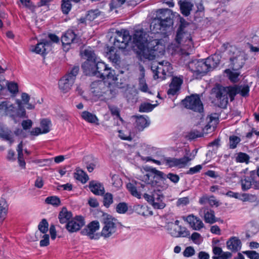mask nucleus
<instances>
[{
    "instance_id": "obj_1",
    "label": "nucleus",
    "mask_w": 259,
    "mask_h": 259,
    "mask_svg": "<svg viewBox=\"0 0 259 259\" xmlns=\"http://www.w3.org/2000/svg\"><path fill=\"white\" fill-rule=\"evenodd\" d=\"M149 33L142 30H136L133 36V41L142 52L143 56L150 60L155 59L157 53H163L165 47L162 39L150 38Z\"/></svg>"
},
{
    "instance_id": "obj_2",
    "label": "nucleus",
    "mask_w": 259,
    "mask_h": 259,
    "mask_svg": "<svg viewBox=\"0 0 259 259\" xmlns=\"http://www.w3.org/2000/svg\"><path fill=\"white\" fill-rule=\"evenodd\" d=\"M249 91L247 85L232 87H219L212 90V95L215 97V104L219 107L225 108L228 103L229 98L232 101L236 94H240L245 97L248 95Z\"/></svg>"
},
{
    "instance_id": "obj_3",
    "label": "nucleus",
    "mask_w": 259,
    "mask_h": 259,
    "mask_svg": "<svg viewBox=\"0 0 259 259\" xmlns=\"http://www.w3.org/2000/svg\"><path fill=\"white\" fill-rule=\"evenodd\" d=\"M172 11L168 9H160L157 11L156 18L150 25V32H149L150 39H160V33L164 34L165 31L173 25Z\"/></svg>"
},
{
    "instance_id": "obj_4",
    "label": "nucleus",
    "mask_w": 259,
    "mask_h": 259,
    "mask_svg": "<svg viewBox=\"0 0 259 259\" xmlns=\"http://www.w3.org/2000/svg\"><path fill=\"white\" fill-rule=\"evenodd\" d=\"M145 169L147 173L141 176V180L147 185L141 184L142 188L145 187H148L149 185L152 187H155L157 184L160 183L161 182H163L166 178L169 179L171 182L175 184L177 183L180 180L179 176L176 174L169 173L167 175H165L162 171L150 167H146Z\"/></svg>"
},
{
    "instance_id": "obj_5",
    "label": "nucleus",
    "mask_w": 259,
    "mask_h": 259,
    "mask_svg": "<svg viewBox=\"0 0 259 259\" xmlns=\"http://www.w3.org/2000/svg\"><path fill=\"white\" fill-rule=\"evenodd\" d=\"M220 63L219 56L213 55L204 60H194L187 64L188 68L197 78L203 76L208 71L215 68Z\"/></svg>"
},
{
    "instance_id": "obj_6",
    "label": "nucleus",
    "mask_w": 259,
    "mask_h": 259,
    "mask_svg": "<svg viewBox=\"0 0 259 259\" xmlns=\"http://www.w3.org/2000/svg\"><path fill=\"white\" fill-rule=\"evenodd\" d=\"M116 33L117 35L114 38L113 46L108 47L107 57L113 63L118 64L120 62V56L116 49H125L131 37L127 31L123 32L117 31Z\"/></svg>"
},
{
    "instance_id": "obj_7",
    "label": "nucleus",
    "mask_w": 259,
    "mask_h": 259,
    "mask_svg": "<svg viewBox=\"0 0 259 259\" xmlns=\"http://www.w3.org/2000/svg\"><path fill=\"white\" fill-rule=\"evenodd\" d=\"M102 228L100 232V237L105 239L112 238L115 235L119 223L111 215L103 214L101 220Z\"/></svg>"
},
{
    "instance_id": "obj_8",
    "label": "nucleus",
    "mask_w": 259,
    "mask_h": 259,
    "mask_svg": "<svg viewBox=\"0 0 259 259\" xmlns=\"http://www.w3.org/2000/svg\"><path fill=\"white\" fill-rule=\"evenodd\" d=\"M176 40L180 48L181 55L188 56L192 52L193 46L190 33L184 31V30H178Z\"/></svg>"
},
{
    "instance_id": "obj_9",
    "label": "nucleus",
    "mask_w": 259,
    "mask_h": 259,
    "mask_svg": "<svg viewBox=\"0 0 259 259\" xmlns=\"http://www.w3.org/2000/svg\"><path fill=\"white\" fill-rule=\"evenodd\" d=\"M230 65L234 70L242 68L247 59L246 54L235 48L231 47L229 51Z\"/></svg>"
},
{
    "instance_id": "obj_10",
    "label": "nucleus",
    "mask_w": 259,
    "mask_h": 259,
    "mask_svg": "<svg viewBox=\"0 0 259 259\" xmlns=\"http://www.w3.org/2000/svg\"><path fill=\"white\" fill-rule=\"evenodd\" d=\"M92 65L96 68V70L92 69L91 74L92 75L99 77L103 79L108 78L114 80L116 78L114 70L108 67L104 62H98L96 64L95 63H94Z\"/></svg>"
},
{
    "instance_id": "obj_11",
    "label": "nucleus",
    "mask_w": 259,
    "mask_h": 259,
    "mask_svg": "<svg viewBox=\"0 0 259 259\" xmlns=\"http://www.w3.org/2000/svg\"><path fill=\"white\" fill-rule=\"evenodd\" d=\"M159 185L157 184L156 186L153 187L154 189L152 195L145 193L143 197L154 208L163 209L165 207V204L163 202L164 196L160 189H159Z\"/></svg>"
},
{
    "instance_id": "obj_12",
    "label": "nucleus",
    "mask_w": 259,
    "mask_h": 259,
    "mask_svg": "<svg viewBox=\"0 0 259 259\" xmlns=\"http://www.w3.org/2000/svg\"><path fill=\"white\" fill-rule=\"evenodd\" d=\"M183 104L188 109L195 112H201L203 111V105L198 95L188 97L183 100Z\"/></svg>"
},
{
    "instance_id": "obj_13",
    "label": "nucleus",
    "mask_w": 259,
    "mask_h": 259,
    "mask_svg": "<svg viewBox=\"0 0 259 259\" xmlns=\"http://www.w3.org/2000/svg\"><path fill=\"white\" fill-rule=\"evenodd\" d=\"M100 228L99 222L97 221H94L90 223L81 231L83 235L87 236L90 239L98 240L100 237V233H96Z\"/></svg>"
},
{
    "instance_id": "obj_14",
    "label": "nucleus",
    "mask_w": 259,
    "mask_h": 259,
    "mask_svg": "<svg viewBox=\"0 0 259 259\" xmlns=\"http://www.w3.org/2000/svg\"><path fill=\"white\" fill-rule=\"evenodd\" d=\"M91 91L95 96L101 97L109 91V88L101 80L95 81L91 84Z\"/></svg>"
},
{
    "instance_id": "obj_15",
    "label": "nucleus",
    "mask_w": 259,
    "mask_h": 259,
    "mask_svg": "<svg viewBox=\"0 0 259 259\" xmlns=\"http://www.w3.org/2000/svg\"><path fill=\"white\" fill-rule=\"evenodd\" d=\"M84 225V218L80 215L76 216L67 222V225H66V229L69 232H76L79 231Z\"/></svg>"
},
{
    "instance_id": "obj_16",
    "label": "nucleus",
    "mask_w": 259,
    "mask_h": 259,
    "mask_svg": "<svg viewBox=\"0 0 259 259\" xmlns=\"http://www.w3.org/2000/svg\"><path fill=\"white\" fill-rule=\"evenodd\" d=\"M186 221L194 230L199 231L204 227L201 220L193 214L189 215L186 218Z\"/></svg>"
},
{
    "instance_id": "obj_17",
    "label": "nucleus",
    "mask_w": 259,
    "mask_h": 259,
    "mask_svg": "<svg viewBox=\"0 0 259 259\" xmlns=\"http://www.w3.org/2000/svg\"><path fill=\"white\" fill-rule=\"evenodd\" d=\"M183 82V78L180 77H173L171 82L169 84V89L167 92V94L172 96L176 95L180 90Z\"/></svg>"
},
{
    "instance_id": "obj_18",
    "label": "nucleus",
    "mask_w": 259,
    "mask_h": 259,
    "mask_svg": "<svg viewBox=\"0 0 259 259\" xmlns=\"http://www.w3.org/2000/svg\"><path fill=\"white\" fill-rule=\"evenodd\" d=\"M51 42L47 40H43L38 43L31 51L36 54L44 55L47 53L49 49H51Z\"/></svg>"
},
{
    "instance_id": "obj_19",
    "label": "nucleus",
    "mask_w": 259,
    "mask_h": 259,
    "mask_svg": "<svg viewBox=\"0 0 259 259\" xmlns=\"http://www.w3.org/2000/svg\"><path fill=\"white\" fill-rule=\"evenodd\" d=\"M181 14L185 16H189L194 8L193 3L187 1H180L178 2Z\"/></svg>"
},
{
    "instance_id": "obj_20",
    "label": "nucleus",
    "mask_w": 259,
    "mask_h": 259,
    "mask_svg": "<svg viewBox=\"0 0 259 259\" xmlns=\"http://www.w3.org/2000/svg\"><path fill=\"white\" fill-rule=\"evenodd\" d=\"M79 67L74 66L71 70L69 71L68 74H66V89H69L73 84L75 79L76 76L78 73Z\"/></svg>"
},
{
    "instance_id": "obj_21",
    "label": "nucleus",
    "mask_w": 259,
    "mask_h": 259,
    "mask_svg": "<svg viewBox=\"0 0 259 259\" xmlns=\"http://www.w3.org/2000/svg\"><path fill=\"white\" fill-rule=\"evenodd\" d=\"M202 211L204 213V220L205 223L212 224L218 222V219L215 217L213 210L206 208H203L201 209V211Z\"/></svg>"
},
{
    "instance_id": "obj_22",
    "label": "nucleus",
    "mask_w": 259,
    "mask_h": 259,
    "mask_svg": "<svg viewBox=\"0 0 259 259\" xmlns=\"http://www.w3.org/2000/svg\"><path fill=\"white\" fill-rule=\"evenodd\" d=\"M227 247L232 251L237 252L241 249V242L237 238L232 237L227 242Z\"/></svg>"
},
{
    "instance_id": "obj_23",
    "label": "nucleus",
    "mask_w": 259,
    "mask_h": 259,
    "mask_svg": "<svg viewBox=\"0 0 259 259\" xmlns=\"http://www.w3.org/2000/svg\"><path fill=\"white\" fill-rule=\"evenodd\" d=\"M255 175L254 170L250 171V176H245L241 180V189L243 191H247L249 190L252 185L253 177Z\"/></svg>"
},
{
    "instance_id": "obj_24",
    "label": "nucleus",
    "mask_w": 259,
    "mask_h": 259,
    "mask_svg": "<svg viewBox=\"0 0 259 259\" xmlns=\"http://www.w3.org/2000/svg\"><path fill=\"white\" fill-rule=\"evenodd\" d=\"M89 188L96 195H102L104 193L105 191L103 186L97 182H91L89 184Z\"/></svg>"
},
{
    "instance_id": "obj_25",
    "label": "nucleus",
    "mask_w": 259,
    "mask_h": 259,
    "mask_svg": "<svg viewBox=\"0 0 259 259\" xmlns=\"http://www.w3.org/2000/svg\"><path fill=\"white\" fill-rule=\"evenodd\" d=\"M213 253L218 255V256H213V259H228L232 255L230 252H223L222 248L217 246L213 248Z\"/></svg>"
},
{
    "instance_id": "obj_26",
    "label": "nucleus",
    "mask_w": 259,
    "mask_h": 259,
    "mask_svg": "<svg viewBox=\"0 0 259 259\" xmlns=\"http://www.w3.org/2000/svg\"><path fill=\"white\" fill-rule=\"evenodd\" d=\"M83 56L87 58V61L85 62L82 65L83 68L91 66V64H90V62H93V63L96 62V57L94 52L90 49H85L82 53Z\"/></svg>"
},
{
    "instance_id": "obj_27",
    "label": "nucleus",
    "mask_w": 259,
    "mask_h": 259,
    "mask_svg": "<svg viewBox=\"0 0 259 259\" xmlns=\"http://www.w3.org/2000/svg\"><path fill=\"white\" fill-rule=\"evenodd\" d=\"M0 138L9 141L10 144H12L14 140L12 137V132L7 128H6L2 124H0Z\"/></svg>"
},
{
    "instance_id": "obj_28",
    "label": "nucleus",
    "mask_w": 259,
    "mask_h": 259,
    "mask_svg": "<svg viewBox=\"0 0 259 259\" xmlns=\"http://www.w3.org/2000/svg\"><path fill=\"white\" fill-rule=\"evenodd\" d=\"M134 209L138 214L143 216L147 217L153 215L152 211L150 210L147 206L138 204L134 207Z\"/></svg>"
},
{
    "instance_id": "obj_29",
    "label": "nucleus",
    "mask_w": 259,
    "mask_h": 259,
    "mask_svg": "<svg viewBox=\"0 0 259 259\" xmlns=\"http://www.w3.org/2000/svg\"><path fill=\"white\" fill-rule=\"evenodd\" d=\"M149 124V121L143 116L137 117L136 121V127L139 131H142Z\"/></svg>"
},
{
    "instance_id": "obj_30",
    "label": "nucleus",
    "mask_w": 259,
    "mask_h": 259,
    "mask_svg": "<svg viewBox=\"0 0 259 259\" xmlns=\"http://www.w3.org/2000/svg\"><path fill=\"white\" fill-rule=\"evenodd\" d=\"M157 64L158 65L153 64L151 66V69L154 73V77L155 79L160 78V76H163V65L161 64V62H159Z\"/></svg>"
},
{
    "instance_id": "obj_31",
    "label": "nucleus",
    "mask_w": 259,
    "mask_h": 259,
    "mask_svg": "<svg viewBox=\"0 0 259 259\" xmlns=\"http://www.w3.org/2000/svg\"><path fill=\"white\" fill-rule=\"evenodd\" d=\"M83 161L87 165V168L89 172H92L96 166V160L92 156L88 155L83 158Z\"/></svg>"
},
{
    "instance_id": "obj_32",
    "label": "nucleus",
    "mask_w": 259,
    "mask_h": 259,
    "mask_svg": "<svg viewBox=\"0 0 259 259\" xmlns=\"http://www.w3.org/2000/svg\"><path fill=\"white\" fill-rule=\"evenodd\" d=\"M241 141V138L237 136H230L229 138V142L228 144L229 148L230 149H234L236 148Z\"/></svg>"
},
{
    "instance_id": "obj_33",
    "label": "nucleus",
    "mask_w": 259,
    "mask_h": 259,
    "mask_svg": "<svg viewBox=\"0 0 259 259\" xmlns=\"http://www.w3.org/2000/svg\"><path fill=\"white\" fill-rule=\"evenodd\" d=\"M7 212V204L4 199H0V223L5 219Z\"/></svg>"
},
{
    "instance_id": "obj_34",
    "label": "nucleus",
    "mask_w": 259,
    "mask_h": 259,
    "mask_svg": "<svg viewBox=\"0 0 259 259\" xmlns=\"http://www.w3.org/2000/svg\"><path fill=\"white\" fill-rule=\"evenodd\" d=\"M77 42L76 36L72 30H68L66 32V46Z\"/></svg>"
},
{
    "instance_id": "obj_35",
    "label": "nucleus",
    "mask_w": 259,
    "mask_h": 259,
    "mask_svg": "<svg viewBox=\"0 0 259 259\" xmlns=\"http://www.w3.org/2000/svg\"><path fill=\"white\" fill-rule=\"evenodd\" d=\"M81 117L89 122L96 123L98 121L96 116L88 111H83L82 113Z\"/></svg>"
},
{
    "instance_id": "obj_36",
    "label": "nucleus",
    "mask_w": 259,
    "mask_h": 259,
    "mask_svg": "<svg viewBox=\"0 0 259 259\" xmlns=\"http://www.w3.org/2000/svg\"><path fill=\"white\" fill-rule=\"evenodd\" d=\"M194 155L191 158L185 156L181 158H176L177 167L179 168L184 167L190 161L194 158Z\"/></svg>"
},
{
    "instance_id": "obj_37",
    "label": "nucleus",
    "mask_w": 259,
    "mask_h": 259,
    "mask_svg": "<svg viewBox=\"0 0 259 259\" xmlns=\"http://www.w3.org/2000/svg\"><path fill=\"white\" fill-rule=\"evenodd\" d=\"M75 177L82 183H86L89 180V177L87 174L81 169H77L76 170Z\"/></svg>"
},
{
    "instance_id": "obj_38",
    "label": "nucleus",
    "mask_w": 259,
    "mask_h": 259,
    "mask_svg": "<svg viewBox=\"0 0 259 259\" xmlns=\"http://www.w3.org/2000/svg\"><path fill=\"white\" fill-rule=\"evenodd\" d=\"M46 203L51 204L55 207H58L61 204L59 198L56 196H49L45 199Z\"/></svg>"
},
{
    "instance_id": "obj_39",
    "label": "nucleus",
    "mask_w": 259,
    "mask_h": 259,
    "mask_svg": "<svg viewBox=\"0 0 259 259\" xmlns=\"http://www.w3.org/2000/svg\"><path fill=\"white\" fill-rule=\"evenodd\" d=\"M249 156L243 152H239L235 157V161L237 162L248 163L249 161Z\"/></svg>"
},
{
    "instance_id": "obj_40",
    "label": "nucleus",
    "mask_w": 259,
    "mask_h": 259,
    "mask_svg": "<svg viewBox=\"0 0 259 259\" xmlns=\"http://www.w3.org/2000/svg\"><path fill=\"white\" fill-rule=\"evenodd\" d=\"M139 89L143 92L151 94L144 77V73H142V76L139 79Z\"/></svg>"
},
{
    "instance_id": "obj_41",
    "label": "nucleus",
    "mask_w": 259,
    "mask_h": 259,
    "mask_svg": "<svg viewBox=\"0 0 259 259\" xmlns=\"http://www.w3.org/2000/svg\"><path fill=\"white\" fill-rule=\"evenodd\" d=\"M179 226H176L172 223L168 224L167 230L168 233L174 237H179Z\"/></svg>"
},
{
    "instance_id": "obj_42",
    "label": "nucleus",
    "mask_w": 259,
    "mask_h": 259,
    "mask_svg": "<svg viewBox=\"0 0 259 259\" xmlns=\"http://www.w3.org/2000/svg\"><path fill=\"white\" fill-rule=\"evenodd\" d=\"M17 112V108L15 107L11 103L8 108V109L6 112V114L7 115H9L11 116L13 119L14 120L15 123L17 122V120L16 119V114Z\"/></svg>"
},
{
    "instance_id": "obj_43",
    "label": "nucleus",
    "mask_w": 259,
    "mask_h": 259,
    "mask_svg": "<svg viewBox=\"0 0 259 259\" xmlns=\"http://www.w3.org/2000/svg\"><path fill=\"white\" fill-rule=\"evenodd\" d=\"M240 199L244 202L248 201L250 202H255L257 201V197L255 195L243 193L242 194Z\"/></svg>"
},
{
    "instance_id": "obj_44",
    "label": "nucleus",
    "mask_w": 259,
    "mask_h": 259,
    "mask_svg": "<svg viewBox=\"0 0 259 259\" xmlns=\"http://www.w3.org/2000/svg\"><path fill=\"white\" fill-rule=\"evenodd\" d=\"M126 187L133 196L139 199L141 198V193L137 191L136 187L134 184L128 183L126 185Z\"/></svg>"
},
{
    "instance_id": "obj_45",
    "label": "nucleus",
    "mask_w": 259,
    "mask_h": 259,
    "mask_svg": "<svg viewBox=\"0 0 259 259\" xmlns=\"http://www.w3.org/2000/svg\"><path fill=\"white\" fill-rule=\"evenodd\" d=\"M126 187L133 196L139 199L141 198V193L137 191L136 187L134 184L128 183L126 185Z\"/></svg>"
},
{
    "instance_id": "obj_46",
    "label": "nucleus",
    "mask_w": 259,
    "mask_h": 259,
    "mask_svg": "<svg viewBox=\"0 0 259 259\" xmlns=\"http://www.w3.org/2000/svg\"><path fill=\"white\" fill-rule=\"evenodd\" d=\"M126 187L133 196L139 199L141 198V193L137 191L136 187L134 184L128 183L126 185Z\"/></svg>"
},
{
    "instance_id": "obj_47",
    "label": "nucleus",
    "mask_w": 259,
    "mask_h": 259,
    "mask_svg": "<svg viewBox=\"0 0 259 259\" xmlns=\"http://www.w3.org/2000/svg\"><path fill=\"white\" fill-rule=\"evenodd\" d=\"M126 187L133 196L139 199L141 198V193L137 191L136 187L134 184L128 183L126 185Z\"/></svg>"
},
{
    "instance_id": "obj_48",
    "label": "nucleus",
    "mask_w": 259,
    "mask_h": 259,
    "mask_svg": "<svg viewBox=\"0 0 259 259\" xmlns=\"http://www.w3.org/2000/svg\"><path fill=\"white\" fill-rule=\"evenodd\" d=\"M51 121L47 119H44L40 121V126L42 133L46 134L50 131Z\"/></svg>"
},
{
    "instance_id": "obj_49",
    "label": "nucleus",
    "mask_w": 259,
    "mask_h": 259,
    "mask_svg": "<svg viewBox=\"0 0 259 259\" xmlns=\"http://www.w3.org/2000/svg\"><path fill=\"white\" fill-rule=\"evenodd\" d=\"M38 229L43 234H45L48 232L49 229V224L46 219H43L40 222L38 225Z\"/></svg>"
},
{
    "instance_id": "obj_50",
    "label": "nucleus",
    "mask_w": 259,
    "mask_h": 259,
    "mask_svg": "<svg viewBox=\"0 0 259 259\" xmlns=\"http://www.w3.org/2000/svg\"><path fill=\"white\" fill-rule=\"evenodd\" d=\"M161 64H162V68H163V76H160V78H162V79H164L165 78V75L166 74V73L168 72H170L171 69H172V67L171 66V65L170 64L167 62V61H161Z\"/></svg>"
},
{
    "instance_id": "obj_51",
    "label": "nucleus",
    "mask_w": 259,
    "mask_h": 259,
    "mask_svg": "<svg viewBox=\"0 0 259 259\" xmlns=\"http://www.w3.org/2000/svg\"><path fill=\"white\" fill-rule=\"evenodd\" d=\"M99 14L100 12L98 10H91L88 12L85 19L89 21H92L96 19Z\"/></svg>"
},
{
    "instance_id": "obj_52",
    "label": "nucleus",
    "mask_w": 259,
    "mask_h": 259,
    "mask_svg": "<svg viewBox=\"0 0 259 259\" xmlns=\"http://www.w3.org/2000/svg\"><path fill=\"white\" fill-rule=\"evenodd\" d=\"M154 107V106L150 103H144L141 104L139 111L143 112H148L151 111Z\"/></svg>"
},
{
    "instance_id": "obj_53",
    "label": "nucleus",
    "mask_w": 259,
    "mask_h": 259,
    "mask_svg": "<svg viewBox=\"0 0 259 259\" xmlns=\"http://www.w3.org/2000/svg\"><path fill=\"white\" fill-rule=\"evenodd\" d=\"M228 72V76L230 80L233 82H236L238 81V77L240 73L237 72L231 71L230 70H226Z\"/></svg>"
},
{
    "instance_id": "obj_54",
    "label": "nucleus",
    "mask_w": 259,
    "mask_h": 259,
    "mask_svg": "<svg viewBox=\"0 0 259 259\" xmlns=\"http://www.w3.org/2000/svg\"><path fill=\"white\" fill-rule=\"evenodd\" d=\"M163 161L170 167H177L176 158L166 157L164 158Z\"/></svg>"
},
{
    "instance_id": "obj_55",
    "label": "nucleus",
    "mask_w": 259,
    "mask_h": 259,
    "mask_svg": "<svg viewBox=\"0 0 259 259\" xmlns=\"http://www.w3.org/2000/svg\"><path fill=\"white\" fill-rule=\"evenodd\" d=\"M17 103L18 104V108L17 109V112L16 114V118L17 117H22L25 116L26 112L25 109L21 106V102L18 100Z\"/></svg>"
},
{
    "instance_id": "obj_56",
    "label": "nucleus",
    "mask_w": 259,
    "mask_h": 259,
    "mask_svg": "<svg viewBox=\"0 0 259 259\" xmlns=\"http://www.w3.org/2000/svg\"><path fill=\"white\" fill-rule=\"evenodd\" d=\"M127 206L126 203L124 202L119 203L116 206V211L119 213H124L127 210Z\"/></svg>"
},
{
    "instance_id": "obj_57",
    "label": "nucleus",
    "mask_w": 259,
    "mask_h": 259,
    "mask_svg": "<svg viewBox=\"0 0 259 259\" xmlns=\"http://www.w3.org/2000/svg\"><path fill=\"white\" fill-rule=\"evenodd\" d=\"M113 202V197L110 193H106L104 196V205L108 207Z\"/></svg>"
},
{
    "instance_id": "obj_58",
    "label": "nucleus",
    "mask_w": 259,
    "mask_h": 259,
    "mask_svg": "<svg viewBox=\"0 0 259 259\" xmlns=\"http://www.w3.org/2000/svg\"><path fill=\"white\" fill-rule=\"evenodd\" d=\"M179 237H186L190 235L189 231L185 227L179 226Z\"/></svg>"
},
{
    "instance_id": "obj_59",
    "label": "nucleus",
    "mask_w": 259,
    "mask_h": 259,
    "mask_svg": "<svg viewBox=\"0 0 259 259\" xmlns=\"http://www.w3.org/2000/svg\"><path fill=\"white\" fill-rule=\"evenodd\" d=\"M112 184L116 187H119L122 185V181L119 178V176L116 175H114L111 178Z\"/></svg>"
},
{
    "instance_id": "obj_60",
    "label": "nucleus",
    "mask_w": 259,
    "mask_h": 259,
    "mask_svg": "<svg viewBox=\"0 0 259 259\" xmlns=\"http://www.w3.org/2000/svg\"><path fill=\"white\" fill-rule=\"evenodd\" d=\"M8 90L13 94H15L18 91V87L16 83L11 82L7 83Z\"/></svg>"
},
{
    "instance_id": "obj_61",
    "label": "nucleus",
    "mask_w": 259,
    "mask_h": 259,
    "mask_svg": "<svg viewBox=\"0 0 259 259\" xmlns=\"http://www.w3.org/2000/svg\"><path fill=\"white\" fill-rule=\"evenodd\" d=\"M125 0H112L110 4L111 9H115L121 7Z\"/></svg>"
},
{
    "instance_id": "obj_62",
    "label": "nucleus",
    "mask_w": 259,
    "mask_h": 259,
    "mask_svg": "<svg viewBox=\"0 0 259 259\" xmlns=\"http://www.w3.org/2000/svg\"><path fill=\"white\" fill-rule=\"evenodd\" d=\"M119 137L124 140L131 141L132 139L129 132H124L123 131H119Z\"/></svg>"
},
{
    "instance_id": "obj_63",
    "label": "nucleus",
    "mask_w": 259,
    "mask_h": 259,
    "mask_svg": "<svg viewBox=\"0 0 259 259\" xmlns=\"http://www.w3.org/2000/svg\"><path fill=\"white\" fill-rule=\"evenodd\" d=\"M243 253L250 259H259V253L255 251H244Z\"/></svg>"
},
{
    "instance_id": "obj_64",
    "label": "nucleus",
    "mask_w": 259,
    "mask_h": 259,
    "mask_svg": "<svg viewBox=\"0 0 259 259\" xmlns=\"http://www.w3.org/2000/svg\"><path fill=\"white\" fill-rule=\"evenodd\" d=\"M195 253V250L193 247L189 246L186 248L183 252L184 256L186 257H190L194 255Z\"/></svg>"
}]
</instances>
